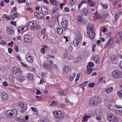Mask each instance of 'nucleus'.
I'll list each match as a JSON object with an SVG mask.
<instances>
[{
  "mask_svg": "<svg viewBox=\"0 0 122 122\" xmlns=\"http://www.w3.org/2000/svg\"><path fill=\"white\" fill-rule=\"evenodd\" d=\"M107 118L110 122H118L119 121L117 117L111 113H108L107 115Z\"/></svg>",
  "mask_w": 122,
  "mask_h": 122,
  "instance_id": "1",
  "label": "nucleus"
},
{
  "mask_svg": "<svg viewBox=\"0 0 122 122\" xmlns=\"http://www.w3.org/2000/svg\"><path fill=\"white\" fill-rule=\"evenodd\" d=\"M17 110L14 109L12 110H8L6 113V116L9 117H14L17 115Z\"/></svg>",
  "mask_w": 122,
  "mask_h": 122,
  "instance_id": "2",
  "label": "nucleus"
},
{
  "mask_svg": "<svg viewBox=\"0 0 122 122\" xmlns=\"http://www.w3.org/2000/svg\"><path fill=\"white\" fill-rule=\"evenodd\" d=\"M87 34L88 35H89V37L91 39H93L94 38L95 34L92 28L91 27L89 26L87 27Z\"/></svg>",
  "mask_w": 122,
  "mask_h": 122,
  "instance_id": "3",
  "label": "nucleus"
},
{
  "mask_svg": "<svg viewBox=\"0 0 122 122\" xmlns=\"http://www.w3.org/2000/svg\"><path fill=\"white\" fill-rule=\"evenodd\" d=\"M112 75L115 78H122V73L118 71H113L112 73Z\"/></svg>",
  "mask_w": 122,
  "mask_h": 122,
  "instance_id": "4",
  "label": "nucleus"
},
{
  "mask_svg": "<svg viewBox=\"0 0 122 122\" xmlns=\"http://www.w3.org/2000/svg\"><path fill=\"white\" fill-rule=\"evenodd\" d=\"M53 114L55 118L63 119L64 117V114L60 111H54Z\"/></svg>",
  "mask_w": 122,
  "mask_h": 122,
  "instance_id": "5",
  "label": "nucleus"
},
{
  "mask_svg": "<svg viewBox=\"0 0 122 122\" xmlns=\"http://www.w3.org/2000/svg\"><path fill=\"white\" fill-rule=\"evenodd\" d=\"M36 22L35 21H31L28 23V26L31 30H33L34 29H37L38 27L36 26Z\"/></svg>",
  "mask_w": 122,
  "mask_h": 122,
  "instance_id": "6",
  "label": "nucleus"
},
{
  "mask_svg": "<svg viewBox=\"0 0 122 122\" xmlns=\"http://www.w3.org/2000/svg\"><path fill=\"white\" fill-rule=\"evenodd\" d=\"M24 41L25 42L30 43L32 41L31 36L28 34L25 35V36H24Z\"/></svg>",
  "mask_w": 122,
  "mask_h": 122,
  "instance_id": "7",
  "label": "nucleus"
},
{
  "mask_svg": "<svg viewBox=\"0 0 122 122\" xmlns=\"http://www.w3.org/2000/svg\"><path fill=\"white\" fill-rule=\"evenodd\" d=\"M19 106L21 107V109L23 112L25 111L27 109V105L25 103L23 102H19Z\"/></svg>",
  "mask_w": 122,
  "mask_h": 122,
  "instance_id": "8",
  "label": "nucleus"
},
{
  "mask_svg": "<svg viewBox=\"0 0 122 122\" xmlns=\"http://www.w3.org/2000/svg\"><path fill=\"white\" fill-rule=\"evenodd\" d=\"M26 58L28 61L30 63L33 62L34 59V57L29 53L26 55Z\"/></svg>",
  "mask_w": 122,
  "mask_h": 122,
  "instance_id": "9",
  "label": "nucleus"
},
{
  "mask_svg": "<svg viewBox=\"0 0 122 122\" xmlns=\"http://www.w3.org/2000/svg\"><path fill=\"white\" fill-rule=\"evenodd\" d=\"M34 14L35 17L37 19H40L43 18L44 17L43 14L41 13L35 12Z\"/></svg>",
  "mask_w": 122,
  "mask_h": 122,
  "instance_id": "10",
  "label": "nucleus"
},
{
  "mask_svg": "<svg viewBox=\"0 0 122 122\" xmlns=\"http://www.w3.org/2000/svg\"><path fill=\"white\" fill-rule=\"evenodd\" d=\"M89 104L91 106H95L96 104V97L91 98L89 101Z\"/></svg>",
  "mask_w": 122,
  "mask_h": 122,
  "instance_id": "11",
  "label": "nucleus"
},
{
  "mask_svg": "<svg viewBox=\"0 0 122 122\" xmlns=\"http://www.w3.org/2000/svg\"><path fill=\"white\" fill-rule=\"evenodd\" d=\"M9 80L11 83H15L17 82V79L13 75H10L9 76Z\"/></svg>",
  "mask_w": 122,
  "mask_h": 122,
  "instance_id": "12",
  "label": "nucleus"
},
{
  "mask_svg": "<svg viewBox=\"0 0 122 122\" xmlns=\"http://www.w3.org/2000/svg\"><path fill=\"white\" fill-rule=\"evenodd\" d=\"M8 96L7 95L5 92L2 93L1 95V99L2 101H6L8 99Z\"/></svg>",
  "mask_w": 122,
  "mask_h": 122,
  "instance_id": "13",
  "label": "nucleus"
},
{
  "mask_svg": "<svg viewBox=\"0 0 122 122\" xmlns=\"http://www.w3.org/2000/svg\"><path fill=\"white\" fill-rule=\"evenodd\" d=\"M68 24V22L66 20H64L62 21L61 24V26L65 28L64 29L65 30L66 29L67 26Z\"/></svg>",
  "mask_w": 122,
  "mask_h": 122,
  "instance_id": "14",
  "label": "nucleus"
},
{
  "mask_svg": "<svg viewBox=\"0 0 122 122\" xmlns=\"http://www.w3.org/2000/svg\"><path fill=\"white\" fill-rule=\"evenodd\" d=\"M17 79L20 82H23L25 80L24 77L22 76L19 74L16 76Z\"/></svg>",
  "mask_w": 122,
  "mask_h": 122,
  "instance_id": "15",
  "label": "nucleus"
},
{
  "mask_svg": "<svg viewBox=\"0 0 122 122\" xmlns=\"http://www.w3.org/2000/svg\"><path fill=\"white\" fill-rule=\"evenodd\" d=\"M12 72L15 74H16L18 73L21 72V70L20 68H13L12 69Z\"/></svg>",
  "mask_w": 122,
  "mask_h": 122,
  "instance_id": "16",
  "label": "nucleus"
},
{
  "mask_svg": "<svg viewBox=\"0 0 122 122\" xmlns=\"http://www.w3.org/2000/svg\"><path fill=\"white\" fill-rule=\"evenodd\" d=\"M6 30L7 33L10 35H12L14 33V29L12 28H10L8 27H6Z\"/></svg>",
  "mask_w": 122,
  "mask_h": 122,
  "instance_id": "17",
  "label": "nucleus"
},
{
  "mask_svg": "<svg viewBox=\"0 0 122 122\" xmlns=\"http://www.w3.org/2000/svg\"><path fill=\"white\" fill-rule=\"evenodd\" d=\"M93 16L94 18L95 19H99L102 18V17L99 15L98 13L97 12L93 14Z\"/></svg>",
  "mask_w": 122,
  "mask_h": 122,
  "instance_id": "18",
  "label": "nucleus"
},
{
  "mask_svg": "<svg viewBox=\"0 0 122 122\" xmlns=\"http://www.w3.org/2000/svg\"><path fill=\"white\" fill-rule=\"evenodd\" d=\"M63 71L67 73L70 70L69 67L67 66H65L64 68L63 69Z\"/></svg>",
  "mask_w": 122,
  "mask_h": 122,
  "instance_id": "19",
  "label": "nucleus"
},
{
  "mask_svg": "<svg viewBox=\"0 0 122 122\" xmlns=\"http://www.w3.org/2000/svg\"><path fill=\"white\" fill-rule=\"evenodd\" d=\"M112 42V38H111L108 41L105 47L106 48L108 47L111 45Z\"/></svg>",
  "mask_w": 122,
  "mask_h": 122,
  "instance_id": "20",
  "label": "nucleus"
},
{
  "mask_svg": "<svg viewBox=\"0 0 122 122\" xmlns=\"http://www.w3.org/2000/svg\"><path fill=\"white\" fill-rule=\"evenodd\" d=\"M82 36L80 33H78L77 35H76L75 37V39H78L79 41H81L82 40Z\"/></svg>",
  "mask_w": 122,
  "mask_h": 122,
  "instance_id": "21",
  "label": "nucleus"
},
{
  "mask_svg": "<svg viewBox=\"0 0 122 122\" xmlns=\"http://www.w3.org/2000/svg\"><path fill=\"white\" fill-rule=\"evenodd\" d=\"M81 41H79L78 39L76 38L75 39V40L73 41V43L75 46H77L79 44V42Z\"/></svg>",
  "mask_w": 122,
  "mask_h": 122,
  "instance_id": "22",
  "label": "nucleus"
},
{
  "mask_svg": "<svg viewBox=\"0 0 122 122\" xmlns=\"http://www.w3.org/2000/svg\"><path fill=\"white\" fill-rule=\"evenodd\" d=\"M113 90V88L112 87H110L106 89L105 90V91L107 93L112 92Z\"/></svg>",
  "mask_w": 122,
  "mask_h": 122,
  "instance_id": "23",
  "label": "nucleus"
},
{
  "mask_svg": "<svg viewBox=\"0 0 122 122\" xmlns=\"http://www.w3.org/2000/svg\"><path fill=\"white\" fill-rule=\"evenodd\" d=\"M87 70L85 71V73L86 74H90L92 71L91 68H90L88 66H87Z\"/></svg>",
  "mask_w": 122,
  "mask_h": 122,
  "instance_id": "24",
  "label": "nucleus"
},
{
  "mask_svg": "<svg viewBox=\"0 0 122 122\" xmlns=\"http://www.w3.org/2000/svg\"><path fill=\"white\" fill-rule=\"evenodd\" d=\"M122 14V13L121 11H119L116 14L115 16L116 20H117L118 19L120 15Z\"/></svg>",
  "mask_w": 122,
  "mask_h": 122,
  "instance_id": "25",
  "label": "nucleus"
},
{
  "mask_svg": "<svg viewBox=\"0 0 122 122\" xmlns=\"http://www.w3.org/2000/svg\"><path fill=\"white\" fill-rule=\"evenodd\" d=\"M41 10L42 12H44L45 14H46L48 13V10L45 7L42 8H41Z\"/></svg>",
  "mask_w": 122,
  "mask_h": 122,
  "instance_id": "26",
  "label": "nucleus"
},
{
  "mask_svg": "<svg viewBox=\"0 0 122 122\" xmlns=\"http://www.w3.org/2000/svg\"><path fill=\"white\" fill-rule=\"evenodd\" d=\"M19 16V14L18 12H16L15 14H14L13 15H12L11 18H12V19L13 20L15 19V18L18 17Z\"/></svg>",
  "mask_w": 122,
  "mask_h": 122,
  "instance_id": "27",
  "label": "nucleus"
},
{
  "mask_svg": "<svg viewBox=\"0 0 122 122\" xmlns=\"http://www.w3.org/2000/svg\"><path fill=\"white\" fill-rule=\"evenodd\" d=\"M57 31L58 34H61L62 33L63 30L61 27H58Z\"/></svg>",
  "mask_w": 122,
  "mask_h": 122,
  "instance_id": "28",
  "label": "nucleus"
},
{
  "mask_svg": "<svg viewBox=\"0 0 122 122\" xmlns=\"http://www.w3.org/2000/svg\"><path fill=\"white\" fill-rule=\"evenodd\" d=\"M52 4L54 5H57V3L56 0H49Z\"/></svg>",
  "mask_w": 122,
  "mask_h": 122,
  "instance_id": "29",
  "label": "nucleus"
},
{
  "mask_svg": "<svg viewBox=\"0 0 122 122\" xmlns=\"http://www.w3.org/2000/svg\"><path fill=\"white\" fill-rule=\"evenodd\" d=\"M88 1L89 5L92 7L94 6L95 5V3L91 0H88Z\"/></svg>",
  "mask_w": 122,
  "mask_h": 122,
  "instance_id": "30",
  "label": "nucleus"
},
{
  "mask_svg": "<svg viewBox=\"0 0 122 122\" xmlns=\"http://www.w3.org/2000/svg\"><path fill=\"white\" fill-rule=\"evenodd\" d=\"M27 77H28L29 79L30 80H32L33 78V75L30 73H29L27 75Z\"/></svg>",
  "mask_w": 122,
  "mask_h": 122,
  "instance_id": "31",
  "label": "nucleus"
},
{
  "mask_svg": "<svg viewBox=\"0 0 122 122\" xmlns=\"http://www.w3.org/2000/svg\"><path fill=\"white\" fill-rule=\"evenodd\" d=\"M90 117L89 116H85L83 117V121L84 122H86L87 120L88 119L90 118Z\"/></svg>",
  "mask_w": 122,
  "mask_h": 122,
  "instance_id": "32",
  "label": "nucleus"
},
{
  "mask_svg": "<svg viewBox=\"0 0 122 122\" xmlns=\"http://www.w3.org/2000/svg\"><path fill=\"white\" fill-rule=\"evenodd\" d=\"M95 113L97 115H101L102 114L101 110L100 109H97Z\"/></svg>",
  "mask_w": 122,
  "mask_h": 122,
  "instance_id": "33",
  "label": "nucleus"
},
{
  "mask_svg": "<svg viewBox=\"0 0 122 122\" xmlns=\"http://www.w3.org/2000/svg\"><path fill=\"white\" fill-rule=\"evenodd\" d=\"M75 75V73H73L72 75L69 77V79L70 81H71L73 80Z\"/></svg>",
  "mask_w": 122,
  "mask_h": 122,
  "instance_id": "34",
  "label": "nucleus"
},
{
  "mask_svg": "<svg viewBox=\"0 0 122 122\" xmlns=\"http://www.w3.org/2000/svg\"><path fill=\"white\" fill-rule=\"evenodd\" d=\"M117 56L114 55H113L111 56V60L112 61H114L116 60V59H117Z\"/></svg>",
  "mask_w": 122,
  "mask_h": 122,
  "instance_id": "35",
  "label": "nucleus"
},
{
  "mask_svg": "<svg viewBox=\"0 0 122 122\" xmlns=\"http://www.w3.org/2000/svg\"><path fill=\"white\" fill-rule=\"evenodd\" d=\"M89 68H91L94 66V64L92 62H90L88 63V65Z\"/></svg>",
  "mask_w": 122,
  "mask_h": 122,
  "instance_id": "36",
  "label": "nucleus"
},
{
  "mask_svg": "<svg viewBox=\"0 0 122 122\" xmlns=\"http://www.w3.org/2000/svg\"><path fill=\"white\" fill-rule=\"evenodd\" d=\"M57 105V104L56 102L55 101H53L52 102V103L50 104V106L52 107H54L56 105Z\"/></svg>",
  "mask_w": 122,
  "mask_h": 122,
  "instance_id": "37",
  "label": "nucleus"
},
{
  "mask_svg": "<svg viewBox=\"0 0 122 122\" xmlns=\"http://www.w3.org/2000/svg\"><path fill=\"white\" fill-rule=\"evenodd\" d=\"M28 29L27 27L25 26V27H22L21 29V31L23 32H24L26 31V30H27Z\"/></svg>",
  "mask_w": 122,
  "mask_h": 122,
  "instance_id": "38",
  "label": "nucleus"
},
{
  "mask_svg": "<svg viewBox=\"0 0 122 122\" xmlns=\"http://www.w3.org/2000/svg\"><path fill=\"white\" fill-rule=\"evenodd\" d=\"M52 68L54 70H56L57 69V67L56 65L55 64H53L51 66Z\"/></svg>",
  "mask_w": 122,
  "mask_h": 122,
  "instance_id": "39",
  "label": "nucleus"
},
{
  "mask_svg": "<svg viewBox=\"0 0 122 122\" xmlns=\"http://www.w3.org/2000/svg\"><path fill=\"white\" fill-rule=\"evenodd\" d=\"M96 97V104L99 103L100 102V99L99 97Z\"/></svg>",
  "mask_w": 122,
  "mask_h": 122,
  "instance_id": "40",
  "label": "nucleus"
},
{
  "mask_svg": "<svg viewBox=\"0 0 122 122\" xmlns=\"http://www.w3.org/2000/svg\"><path fill=\"white\" fill-rule=\"evenodd\" d=\"M76 0H70V4L72 5H73L76 3Z\"/></svg>",
  "mask_w": 122,
  "mask_h": 122,
  "instance_id": "41",
  "label": "nucleus"
},
{
  "mask_svg": "<svg viewBox=\"0 0 122 122\" xmlns=\"http://www.w3.org/2000/svg\"><path fill=\"white\" fill-rule=\"evenodd\" d=\"M116 112H117V114L119 115L122 116V112L118 110H117L116 111Z\"/></svg>",
  "mask_w": 122,
  "mask_h": 122,
  "instance_id": "42",
  "label": "nucleus"
},
{
  "mask_svg": "<svg viewBox=\"0 0 122 122\" xmlns=\"http://www.w3.org/2000/svg\"><path fill=\"white\" fill-rule=\"evenodd\" d=\"M41 76L42 79H45V74L43 72H42L41 73Z\"/></svg>",
  "mask_w": 122,
  "mask_h": 122,
  "instance_id": "43",
  "label": "nucleus"
},
{
  "mask_svg": "<svg viewBox=\"0 0 122 122\" xmlns=\"http://www.w3.org/2000/svg\"><path fill=\"white\" fill-rule=\"evenodd\" d=\"M78 21L80 22H82L83 20V18L81 16H79L78 18Z\"/></svg>",
  "mask_w": 122,
  "mask_h": 122,
  "instance_id": "44",
  "label": "nucleus"
},
{
  "mask_svg": "<svg viewBox=\"0 0 122 122\" xmlns=\"http://www.w3.org/2000/svg\"><path fill=\"white\" fill-rule=\"evenodd\" d=\"M45 68L48 69V66L45 63H44L42 65Z\"/></svg>",
  "mask_w": 122,
  "mask_h": 122,
  "instance_id": "45",
  "label": "nucleus"
},
{
  "mask_svg": "<svg viewBox=\"0 0 122 122\" xmlns=\"http://www.w3.org/2000/svg\"><path fill=\"white\" fill-rule=\"evenodd\" d=\"M43 121L42 122H46L47 121V119L46 118L43 117L41 119Z\"/></svg>",
  "mask_w": 122,
  "mask_h": 122,
  "instance_id": "46",
  "label": "nucleus"
},
{
  "mask_svg": "<svg viewBox=\"0 0 122 122\" xmlns=\"http://www.w3.org/2000/svg\"><path fill=\"white\" fill-rule=\"evenodd\" d=\"M43 121L42 122H46L47 121V119L46 118L43 117L41 119Z\"/></svg>",
  "mask_w": 122,
  "mask_h": 122,
  "instance_id": "47",
  "label": "nucleus"
},
{
  "mask_svg": "<svg viewBox=\"0 0 122 122\" xmlns=\"http://www.w3.org/2000/svg\"><path fill=\"white\" fill-rule=\"evenodd\" d=\"M101 5L104 9H106L107 8V5H105L102 3L101 4Z\"/></svg>",
  "mask_w": 122,
  "mask_h": 122,
  "instance_id": "48",
  "label": "nucleus"
},
{
  "mask_svg": "<svg viewBox=\"0 0 122 122\" xmlns=\"http://www.w3.org/2000/svg\"><path fill=\"white\" fill-rule=\"evenodd\" d=\"M95 85V83H90L88 85L89 87H92Z\"/></svg>",
  "mask_w": 122,
  "mask_h": 122,
  "instance_id": "49",
  "label": "nucleus"
},
{
  "mask_svg": "<svg viewBox=\"0 0 122 122\" xmlns=\"http://www.w3.org/2000/svg\"><path fill=\"white\" fill-rule=\"evenodd\" d=\"M58 10V8L56 7L54 8L53 9V12L54 13L56 12H57Z\"/></svg>",
  "mask_w": 122,
  "mask_h": 122,
  "instance_id": "50",
  "label": "nucleus"
},
{
  "mask_svg": "<svg viewBox=\"0 0 122 122\" xmlns=\"http://www.w3.org/2000/svg\"><path fill=\"white\" fill-rule=\"evenodd\" d=\"M77 76L75 80V82H76L79 80L80 77V75L78 74L77 75Z\"/></svg>",
  "mask_w": 122,
  "mask_h": 122,
  "instance_id": "51",
  "label": "nucleus"
},
{
  "mask_svg": "<svg viewBox=\"0 0 122 122\" xmlns=\"http://www.w3.org/2000/svg\"><path fill=\"white\" fill-rule=\"evenodd\" d=\"M14 47L15 50L17 52H18L19 51L18 46L15 45Z\"/></svg>",
  "mask_w": 122,
  "mask_h": 122,
  "instance_id": "52",
  "label": "nucleus"
},
{
  "mask_svg": "<svg viewBox=\"0 0 122 122\" xmlns=\"http://www.w3.org/2000/svg\"><path fill=\"white\" fill-rule=\"evenodd\" d=\"M118 35L121 40H122V32H120L118 33Z\"/></svg>",
  "mask_w": 122,
  "mask_h": 122,
  "instance_id": "53",
  "label": "nucleus"
},
{
  "mask_svg": "<svg viewBox=\"0 0 122 122\" xmlns=\"http://www.w3.org/2000/svg\"><path fill=\"white\" fill-rule=\"evenodd\" d=\"M49 63L48 64V65H49V66L48 67V68H49V67H51V66H52L53 65V63L52 62H51V61H49Z\"/></svg>",
  "mask_w": 122,
  "mask_h": 122,
  "instance_id": "54",
  "label": "nucleus"
},
{
  "mask_svg": "<svg viewBox=\"0 0 122 122\" xmlns=\"http://www.w3.org/2000/svg\"><path fill=\"white\" fill-rule=\"evenodd\" d=\"M41 91L37 89V91L36 92V94L37 95H38L40 94H41Z\"/></svg>",
  "mask_w": 122,
  "mask_h": 122,
  "instance_id": "55",
  "label": "nucleus"
},
{
  "mask_svg": "<svg viewBox=\"0 0 122 122\" xmlns=\"http://www.w3.org/2000/svg\"><path fill=\"white\" fill-rule=\"evenodd\" d=\"M31 109L32 110L35 112H36L37 111V108H36L34 107H31Z\"/></svg>",
  "mask_w": 122,
  "mask_h": 122,
  "instance_id": "56",
  "label": "nucleus"
},
{
  "mask_svg": "<svg viewBox=\"0 0 122 122\" xmlns=\"http://www.w3.org/2000/svg\"><path fill=\"white\" fill-rule=\"evenodd\" d=\"M21 64L23 66L25 67L26 68H27L28 67V65L27 64H26L22 62H21Z\"/></svg>",
  "mask_w": 122,
  "mask_h": 122,
  "instance_id": "57",
  "label": "nucleus"
},
{
  "mask_svg": "<svg viewBox=\"0 0 122 122\" xmlns=\"http://www.w3.org/2000/svg\"><path fill=\"white\" fill-rule=\"evenodd\" d=\"M46 29L42 30L41 31V33L43 35H45L46 32Z\"/></svg>",
  "mask_w": 122,
  "mask_h": 122,
  "instance_id": "58",
  "label": "nucleus"
},
{
  "mask_svg": "<svg viewBox=\"0 0 122 122\" xmlns=\"http://www.w3.org/2000/svg\"><path fill=\"white\" fill-rule=\"evenodd\" d=\"M40 50L42 53L44 54L45 53V49L44 48H41Z\"/></svg>",
  "mask_w": 122,
  "mask_h": 122,
  "instance_id": "59",
  "label": "nucleus"
},
{
  "mask_svg": "<svg viewBox=\"0 0 122 122\" xmlns=\"http://www.w3.org/2000/svg\"><path fill=\"white\" fill-rule=\"evenodd\" d=\"M47 57L48 59H50L51 58H54V56L53 55H48L47 56Z\"/></svg>",
  "mask_w": 122,
  "mask_h": 122,
  "instance_id": "60",
  "label": "nucleus"
},
{
  "mask_svg": "<svg viewBox=\"0 0 122 122\" xmlns=\"http://www.w3.org/2000/svg\"><path fill=\"white\" fill-rule=\"evenodd\" d=\"M36 97L37 99L39 100H41L42 99V97L41 96H36Z\"/></svg>",
  "mask_w": 122,
  "mask_h": 122,
  "instance_id": "61",
  "label": "nucleus"
},
{
  "mask_svg": "<svg viewBox=\"0 0 122 122\" xmlns=\"http://www.w3.org/2000/svg\"><path fill=\"white\" fill-rule=\"evenodd\" d=\"M118 96L120 97H122V95L121 92L120 91H118Z\"/></svg>",
  "mask_w": 122,
  "mask_h": 122,
  "instance_id": "62",
  "label": "nucleus"
},
{
  "mask_svg": "<svg viewBox=\"0 0 122 122\" xmlns=\"http://www.w3.org/2000/svg\"><path fill=\"white\" fill-rule=\"evenodd\" d=\"M115 107L118 109H120V108H122V107L120 105H115Z\"/></svg>",
  "mask_w": 122,
  "mask_h": 122,
  "instance_id": "63",
  "label": "nucleus"
},
{
  "mask_svg": "<svg viewBox=\"0 0 122 122\" xmlns=\"http://www.w3.org/2000/svg\"><path fill=\"white\" fill-rule=\"evenodd\" d=\"M3 85L5 86H8V84L5 81H4L3 83Z\"/></svg>",
  "mask_w": 122,
  "mask_h": 122,
  "instance_id": "64",
  "label": "nucleus"
}]
</instances>
